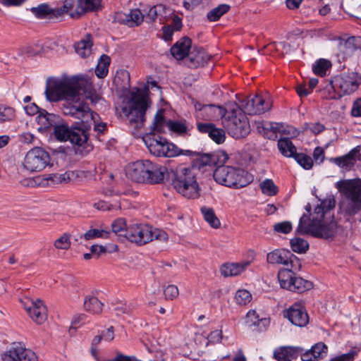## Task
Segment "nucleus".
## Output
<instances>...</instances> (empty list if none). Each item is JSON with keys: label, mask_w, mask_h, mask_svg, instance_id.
<instances>
[{"label": "nucleus", "mask_w": 361, "mask_h": 361, "mask_svg": "<svg viewBox=\"0 0 361 361\" xmlns=\"http://www.w3.org/2000/svg\"><path fill=\"white\" fill-rule=\"evenodd\" d=\"M264 134H267V131H271L273 133H281L288 135H295L296 134V130L292 127L289 128L288 130L284 128L282 123H265L262 125Z\"/></svg>", "instance_id": "35"}, {"label": "nucleus", "mask_w": 361, "mask_h": 361, "mask_svg": "<svg viewBox=\"0 0 361 361\" xmlns=\"http://www.w3.org/2000/svg\"><path fill=\"white\" fill-rule=\"evenodd\" d=\"M103 303L94 295H89L84 301L86 311L92 314H100L103 310Z\"/></svg>", "instance_id": "31"}, {"label": "nucleus", "mask_w": 361, "mask_h": 361, "mask_svg": "<svg viewBox=\"0 0 361 361\" xmlns=\"http://www.w3.org/2000/svg\"><path fill=\"white\" fill-rule=\"evenodd\" d=\"M15 116V111L11 107L0 106V122L12 120Z\"/></svg>", "instance_id": "56"}, {"label": "nucleus", "mask_w": 361, "mask_h": 361, "mask_svg": "<svg viewBox=\"0 0 361 361\" xmlns=\"http://www.w3.org/2000/svg\"><path fill=\"white\" fill-rule=\"evenodd\" d=\"M328 347L322 342L314 344L310 350L302 352L301 360L302 361H312L326 356Z\"/></svg>", "instance_id": "25"}, {"label": "nucleus", "mask_w": 361, "mask_h": 361, "mask_svg": "<svg viewBox=\"0 0 361 361\" xmlns=\"http://www.w3.org/2000/svg\"><path fill=\"white\" fill-rule=\"evenodd\" d=\"M73 7L72 0H65L63 6L55 9V18L61 16L66 13H68Z\"/></svg>", "instance_id": "58"}, {"label": "nucleus", "mask_w": 361, "mask_h": 361, "mask_svg": "<svg viewBox=\"0 0 361 361\" xmlns=\"http://www.w3.org/2000/svg\"><path fill=\"white\" fill-rule=\"evenodd\" d=\"M162 142H164V145L162 147L164 154L161 157H174L182 154L181 150L177 146L171 142H168L166 139Z\"/></svg>", "instance_id": "41"}, {"label": "nucleus", "mask_w": 361, "mask_h": 361, "mask_svg": "<svg viewBox=\"0 0 361 361\" xmlns=\"http://www.w3.org/2000/svg\"><path fill=\"white\" fill-rule=\"evenodd\" d=\"M290 243L293 251L297 253H304L309 248L308 243L300 238H293L290 240Z\"/></svg>", "instance_id": "45"}, {"label": "nucleus", "mask_w": 361, "mask_h": 361, "mask_svg": "<svg viewBox=\"0 0 361 361\" xmlns=\"http://www.w3.org/2000/svg\"><path fill=\"white\" fill-rule=\"evenodd\" d=\"M228 133L235 139L245 137L250 133V125L241 109H233L224 121Z\"/></svg>", "instance_id": "10"}, {"label": "nucleus", "mask_w": 361, "mask_h": 361, "mask_svg": "<svg viewBox=\"0 0 361 361\" xmlns=\"http://www.w3.org/2000/svg\"><path fill=\"white\" fill-rule=\"evenodd\" d=\"M78 176L77 173L73 171H68L63 173L50 174L48 180L54 184L67 183L73 180Z\"/></svg>", "instance_id": "34"}, {"label": "nucleus", "mask_w": 361, "mask_h": 361, "mask_svg": "<svg viewBox=\"0 0 361 361\" xmlns=\"http://www.w3.org/2000/svg\"><path fill=\"white\" fill-rule=\"evenodd\" d=\"M191 43V39L188 37L180 39L171 48V55L177 60L183 59L189 55Z\"/></svg>", "instance_id": "27"}, {"label": "nucleus", "mask_w": 361, "mask_h": 361, "mask_svg": "<svg viewBox=\"0 0 361 361\" xmlns=\"http://www.w3.org/2000/svg\"><path fill=\"white\" fill-rule=\"evenodd\" d=\"M92 46L91 36L87 35L85 39H81L75 45V52L81 57H87L91 54Z\"/></svg>", "instance_id": "32"}, {"label": "nucleus", "mask_w": 361, "mask_h": 361, "mask_svg": "<svg viewBox=\"0 0 361 361\" xmlns=\"http://www.w3.org/2000/svg\"><path fill=\"white\" fill-rule=\"evenodd\" d=\"M274 229L275 231L278 233H288L292 230V225L291 223L289 221H283L278 224H276L274 226Z\"/></svg>", "instance_id": "57"}, {"label": "nucleus", "mask_w": 361, "mask_h": 361, "mask_svg": "<svg viewBox=\"0 0 361 361\" xmlns=\"http://www.w3.org/2000/svg\"><path fill=\"white\" fill-rule=\"evenodd\" d=\"M191 66L194 67L203 66L209 60V56L203 50H198L196 54L189 55Z\"/></svg>", "instance_id": "39"}, {"label": "nucleus", "mask_w": 361, "mask_h": 361, "mask_svg": "<svg viewBox=\"0 0 361 361\" xmlns=\"http://www.w3.org/2000/svg\"><path fill=\"white\" fill-rule=\"evenodd\" d=\"M127 18L130 26L138 25L144 20V16L139 9L130 11Z\"/></svg>", "instance_id": "53"}, {"label": "nucleus", "mask_w": 361, "mask_h": 361, "mask_svg": "<svg viewBox=\"0 0 361 361\" xmlns=\"http://www.w3.org/2000/svg\"><path fill=\"white\" fill-rule=\"evenodd\" d=\"M49 161L48 152L41 147H34L26 154L23 165L27 170L35 172L44 169Z\"/></svg>", "instance_id": "12"}, {"label": "nucleus", "mask_w": 361, "mask_h": 361, "mask_svg": "<svg viewBox=\"0 0 361 361\" xmlns=\"http://www.w3.org/2000/svg\"><path fill=\"white\" fill-rule=\"evenodd\" d=\"M37 123L41 125V128L47 129L55 125L56 116L53 114L46 112L40 114L37 118Z\"/></svg>", "instance_id": "44"}, {"label": "nucleus", "mask_w": 361, "mask_h": 361, "mask_svg": "<svg viewBox=\"0 0 361 361\" xmlns=\"http://www.w3.org/2000/svg\"><path fill=\"white\" fill-rule=\"evenodd\" d=\"M209 137L217 144L224 142L226 135L224 130L214 127L212 131L209 132Z\"/></svg>", "instance_id": "55"}, {"label": "nucleus", "mask_w": 361, "mask_h": 361, "mask_svg": "<svg viewBox=\"0 0 361 361\" xmlns=\"http://www.w3.org/2000/svg\"><path fill=\"white\" fill-rule=\"evenodd\" d=\"M293 158L295 161L305 169H310L313 166V160L312 158L303 153H296Z\"/></svg>", "instance_id": "52"}, {"label": "nucleus", "mask_w": 361, "mask_h": 361, "mask_svg": "<svg viewBox=\"0 0 361 361\" xmlns=\"http://www.w3.org/2000/svg\"><path fill=\"white\" fill-rule=\"evenodd\" d=\"M80 123H77L69 128L66 123H57L54 127V134L56 140L61 142L70 141L78 146H83L87 142L90 137V125L88 121L79 119Z\"/></svg>", "instance_id": "6"}, {"label": "nucleus", "mask_w": 361, "mask_h": 361, "mask_svg": "<svg viewBox=\"0 0 361 361\" xmlns=\"http://www.w3.org/2000/svg\"><path fill=\"white\" fill-rule=\"evenodd\" d=\"M200 210L204 219L211 227L213 228H219L220 227L221 222L212 208L204 206L201 207Z\"/></svg>", "instance_id": "36"}, {"label": "nucleus", "mask_w": 361, "mask_h": 361, "mask_svg": "<svg viewBox=\"0 0 361 361\" xmlns=\"http://www.w3.org/2000/svg\"><path fill=\"white\" fill-rule=\"evenodd\" d=\"M331 66V64L329 61L321 59L313 66V71L315 74L323 76L326 75V71Z\"/></svg>", "instance_id": "50"}, {"label": "nucleus", "mask_w": 361, "mask_h": 361, "mask_svg": "<svg viewBox=\"0 0 361 361\" xmlns=\"http://www.w3.org/2000/svg\"><path fill=\"white\" fill-rule=\"evenodd\" d=\"M215 126L211 123H197V128L200 133H208L212 131Z\"/></svg>", "instance_id": "63"}, {"label": "nucleus", "mask_w": 361, "mask_h": 361, "mask_svg": "<svg viewBox=\"0 0 361 361\" xmlns=\"http://www.w3.org/2000/svg\"><path fill=\"white\" fill-rule=\"evenodd\" d=\"M162 7V4H158L151 7L148 12L143 15L144 20L147 23H152L161 14V13L164 11Z\"/></svg>", "instance_id": "51"}, {"label": "nucleus", "mask_w": 361, "mask_h": 361, "mask_svg": "<svg viewBox=\"0 0 361 361\" xmlns=\"http://www.w3.org/2000/svg\"><path fill=\"white\" fill-rule=\"evenodd\" d=\"M304 350L300 347L283 346L276 349L274 357L279 361H291L301 356Z\"/></svg>", "instance_id": "23"}, {"label": "nucleus", "mask_w": 361, "mask_h": 361, "mask_svg": "<svg viewBox=\"0 0 361 361\" xmlns=\"http://www.w3.org/2000/svg\"><path fill=\"white\" fill-rule=\"evenodd\" d=\"M356 355L355 351L350 350L348 353L333 357L329 361H354Z\"/></svg>", "instance_id": "60"}, {"label": "nucleus", "mask_w": 361, "mask_h": 361, "mask_svg": "<svg viewBox=\"0 0 361 361\" xmlns=\"http://www.w3.org/2000/svg\"><path fill=\"white\" fill-rule=\"evenodd\" d=\"M228 156L224 151H218L214 153L202 154L198 159L200 166H219L224 164L228 160Z\"/></svg>", "instance_id": "21"}, {"label": "nucleus", "mask_w": 361, "mask_h": 361, "mask_svg": "<svg viewBox=\"0 0 361 361\" xmlns=\"http://www.w3.org/2000/svg\"><path fill=\"white\" fill-rule=\"evenodd\" d=\"M125 238L137 245H144L154 240H166L167 233L148 225L132 224L128 226Z\"/></svg>", "instance_id": "7"}, {"label": "nucleus", "mask_w": 361, "mask_h": 361, "mask_svg": "<svg viewBox=\"0 0 361 361\" xmlns=\"http://www.w3.org/2000/svg\"><path fill=\"white\" fill-rule=\"evenodd\" d=\"M222 338V331L216 329L209 334L207 339L209 343L214 344L220 343Z\"/></svg>", "instance_id": "61"}, {"label": "nucleus", "mask_w": 361, "mask_h": 361, "mask_svg": "<svg viewBox=\"0 0 361 361\" xmlns=\"http://www.w3.org/2000/svg\"><path fill=\"white\" fill-rule=\"evenodd\" d=\"M172 173V185L179 194L188 199H195L200 196V188L194 169L179 166Z\"/></svg>", "instance_id": "4"}, {"label": "nucleus", "mask_w": 361, "mask_h": 361, "mask_svg": "<svg viewBox=\"0 0 361 361\" xmlns=\"http://www.w3.org/2000/svg\"><path fill=\"white\" fill-rule=\"evenodd\" d=\"M24 307L31 319L37 324H42L47 319V308L40 300L35 301L26 298Z\"/></svg>", "instance_id": "17"}, {"label": "nucleus", "mask_w": 361, "mask_h": 361, "mask_svg": "<svg viewBox=\"0 0 361 361\" xmlns=\"http://www.w3.org/2000/svg\"><path fill=\"white\" fill-rule=\"evenodd\" d=\"M361 84V76L351 72L335 76L331 80V87L340 94H350L354 92Z\"/></svg>", "instance_id": "11"}, {"label": "nucleus", "mask_w": 361, "mask_h": 361, "mask_svg": "<svg viewBox=\"0 0 361 361\" xmlns=\"http://www.w3.org/2000/svg\"><path fill=\"white\" fill-rule=\"evenodd\" d=\"M91 113L93 116V119L88 123L90 125V127L92 124L94 125V131L97 132V135L102 134L106 128V124L105 123H98L99 115L92 111Z\"/></svg>", "instance_id": "54"}, {"label": "nucleus", "mask_w": 361, "mask_h": 361, "mask_svg": "<svg viewBox=\"0 0 361 361\" xmlns=\"http://www.w3.org/2000/svg\"><path fill=\"white\" fill-rule=\"evenodd\" d=\"M102 0H78V8L75 12L69 13L71 18H77L87 11L97 10Z\"/></svg>", "instance_id": "28"}, {"label": "nucleus", "mask_w": 361, "mask_h": 361, "mask_svg": "<svg viewBox=\"0 0 361 361\" xmlns=\"http://www.w3.org/2000/svg\"><path fill=\"white\" fill-rule=\"evenodd\" d=\"M30 11L38 18H44L48 16L55 18V9L51 8L47 4H42L32 7Z\"/></svg>", "instance_id": "37"}, {"label": "nucleus", "mask_w": 361, "mask_h": 361, "mask_svg": "<svg viewBox=\"0 0 361 361\" xmlns=\"http://www.w3.org/2000/svg\"><path fill=\"white\" fill-rule=\"evenodd\" d=\"M250 264L248 261L239 263H225L220 267V272L224 277L236 276L242 274Z\"/></svg>", "instance_id": "24"}, {"label": "nucleus", "mask_w": 361, "mask_h": 361, "mask_svg": "<svg viewBox=\"0 0 361 361\" xmlns=\"http://www.w3.org/2000/svg\"><path fill=\"white\" fill-rule=\"evenodd\" d=\"M252 295H235L234 300L239 305H246L251 302Z\"/></svg>", "instance_id": "62"}, {"label": "nucleus", "mask_w": 361, "mask_h": 361, "mask_svg": "<svg viewBox=\"0 0 361 361\" xmlns=\"http://www.w3.org/2000/svg\"><path fill=\"white\" fill-rule=\"evenodd\" d=\"M131 98L127 106L123 108L130 125L135 129L141 128L145 121V112L149 102L147 95L141 89L132 91Z\"/></svg>", "instance_id": "5"}, {"label": "nucleus", "mask_w": 361, "mask_h": 361, "mask_svg": "<svg viewBox=\"0 0 361 361\" xmlns=\"http://www.w3.org/2000/svg\"><path fill=\"white\" fill-rule=\"evenodd\" d=\"M289 321L298 326H305L309 322V316L301 303H295L287 311Z\"/></svg>", "instance_id": "18"}, {"label": "nucleus", "mask_w": 361, "mask_h": 361, "mask_svg": "<svg viewBox=\"0 0 361 361\" xmlns=\"http://www.w3.org/2000/svg\"><path fill=\"white\" fill-rule=\"evenodd\" d=\"M167 172L166 166L146 160L145 183H162Z\"/></svg>", "instance_id": "15"}, {"label": "nucleus", "mask_w": 361, "mask_h": 361, "mask_svg": "<svg viewBox=\"0 0 361 361\" xmlns=\"http://www.w3.org/2000/svg\"><path fill=\"white\" fill-rule=\"evenodd\" d=\"M200 110L197 118L207 121L219 120L224 117L226 114V110L224 108L214 104L205 105Z\"/></svg>", "instance_id": "22"}, {"label": "nucleus", "mask_w": 361, "mask_h": 361, "mask_svg": "<svg viewBox=\"0 0 361 361\" xmlns=\"http://www.w3.org/2000/svg\"><path fill=\"white\" fill-rule=\"evenodd\" d=\"M146 160H139L128 164L126 176L133 181L145 183Z\"/></svg>", "instance_id": "20"}, {"label": "nucleus", "mask_w": 361, "mask_h": 361, "mask_svg": "<svg viewBox=\"0 0 361 361\" xmlns=\"http://www.w3.org/2000/svg\"><path fill=\"white\" fill-rule=\"evenodd\" d=\"M260 188L262 193L268 196L275 195L279 191L278 187L274 184V181L268 178L260 183Z\"/></svg>", "instance_id": "46"}, {"label": "nucleus", "mask_w": 361, "mask_h": 361, "mask_svg": "<svg viewBox=\"0 0 361 361\" xmlns=\"http://www.w3.org/2000/svg\"><path fill=\"white\" fill-rule=\"evenodd\" d=\"M336 206L334 195H329L314 208L312 219L304 214L300 219L298 231L317 238L329 239L336 235H345L341 226L337 225L332 212Z\"/></svg>", "instance_id": "2"}, {"label": "nucleus", "mask_w": 361, "mask_h": 361, "mask_svg": "<svg viewBox=\"0 0 361 361\" xmlns=\"http://www.w3.org/2000/svg\"><path fill=\"white\" fill-rule=\"evenodd\" d=\"M336 188L345 197L339 204L345 214L353 216L361 210V179L341 180Z\"/></svg>", "instance_id": "3"}, {"label": "nucleus", "mask_w": 361, "mask_h": 361, "mask_svg": "<svg viewBox=\"0 0 361 361\" xmlns=\"http://www.w3.org/2000/svg\"><path fill=\"white\" fill-rule=\"evenodd\" d=\"M230 6L227 4H221L214 8L207 13V18L210 21H216L221 16L228 11Z\"/></svg>", "instance_id": "43"}, {"label": "nucleus", "mask_w": 361, "mask_h": 361, "mask_svg": "<svg viewBox=\"0 0 361 361\" xmlns=\"http://www.w3.org/2000/svg\"><path fill=\"white\" fill-rule=\"evenodd\" d=\"M245 324L249 327L255 326L257 327L258 331H262L266 330L267 326L269 325V319H260L256 311L251 310L246 314Z\"/></svg>", "instance_id": "29"}, {"label": "nucleus", "mask_w": 361, "mask_h": 361, "mask_svg": "<svg viewBox=\"0 0 361 361\" xmlns=\"http://www.w3.org/2000/svg\"><path fill=\"white\" fill-rule=\"evenodd\" d=\"M213 176L216 182L229 188H241L250 183L244 170L224 164L217 166Z\"/></svg>", "instance_id": "9"}, {"label": "nucleus", "mask_w": 361, "mask_h": 361, "mask_svg": "<svg viewBox=\"0 0 361 361\" xmlns=\"http://www.w3.org/2000/svg\"><path fill=\"white\" fill-rule=\"evenodd\" d=\"M112 232L117 235L119 238H125L126 231L128 228L124 219L119 218L115 220L112 224Z\"/></svg>", "instance_id": "47"}, {"label": "nucleus", "mask_w": 361, "mask_h": 361, "mask_svg": "<svg viewBox=\"0 0 361 361\" xmlns=\"http://www.w3.org/2000/svg\"><path fill=\"white\" fill-rule=\"evenodd\" d=\"M325 127L320 123H306L305 129L309 130L314 135H317L324 130Z\"/></svg>", "instance_id": "59"}, {"label": "nucleus", "mask_w": 361, "mask_h": 361, "mask_svg": "<svg viewBox=\"0 0 361 361\" xmlns=\"http://www.w3.org/2000/svg\"><path fill=\"white\" fill-rule=\"evenodd\" d=\"M278 148L285 157H293L296 154V147L288 138H281L278 141Z\"/></svg>", "instance_id": "33"}, {"label": "nucleus", "mask_w": 361, "mask_h": 361, "mask_svg": "<svg viewBox=\"0 0 361 361\" xmlns=\"http://www.w3.org/2000/svg\"><path fill=\"white\" fill-rule=\"evenodd\" d=\"M166 125L169 130L180 135L185 134L188 130L185 122L168 121Z\"/></svg>", "instance_id": "49"}, {"label": "nucleus", "mask_w": 361, "mask_h": 361, "mask_svg": "<svg viewBox=\"0 0 361 361\" xmlns=\"http://www.w3.org/2000/svg\"><path fill=\"white\" fill-rule=\"evenodd\" d=\"M300 269V264H295L293 267H288L279 270L278 279L282 288L298 293H304L313 288V283L300 277H296L295 272Z\"/></svg>", "instance_id": "8"}, {"label": "nucleus", "mask_w": 361, "mask_h": 361, "mask_svg": "<svg viewBox=\"0 0 361 361\" xmlns=\"http://www.w3.org/2000/svg\"><path fill=\"white\" fill-rule=\"evenodd\" d=\"M81 92L92 103H97L100 99L90 80L82 77L48 79L44 94L51 102L66 100L67 103L62 106L65 115L88 121L93 119V116L89 106L81 100Z\"/></svg>", "instance_id": "1"}, {"label": "nucleus", "mask_w": 361, "mask_h": 361, "mask_svg": "<svg viewBox=\"0 0 361 361\" xmlns=\"http://www.w3.org/2000/svg\"><path fill=\"white\" fill-rule=\"evenodd\" d=\"M243 112L249 115L262 114L271 109L269 102H266L261 96L255 95L247 97L240 102V107Z\"/></svg>", "instance_id": "14"}, {"label": "nucleus", "mask_w": 361, "mask_h": 361, "mask_svg": "<svg viewBox=\"0 0 361 361\" xmlns=\"http://www.w3.org/2000/svg\"><path fill=\"white\" fill-rule=\"evenodd\" d=\"M267 261L272 264H283L293 267L299 259L295 255L284 250H275L267 254Z\"/></svg>", "instance_id": "16"}, {"label": "nucleus", "mask_w": 361, "mask_h": 361, "mask_svg": "<svg viewBox=\"0 0 361 361\" xmlns=\"http://www.w3.org/2000/svg\"><path fill=\"white\" fill-rule=\"evenodd\" d=\"M3 361H37L35 353L26 348L20 343H13L12 345L2 354Z\"/></svg>", "instance_id": "13"}, {"label": "nucleus", "mask_w": 361, "mask_h": 361, "mask_svg": "<svg viewBox=\"0 0 361 361\" xmlns=\"http://www.w3.org/2000/svg\"><path fill=\"white\" fill-rule=\"evenodd\" d=\"M110 62L111 59L109 56L105 54L101 56L95 69V73L98 78H103L107 75Z\"/></svg>", "instance_id": "38"}, {"label": "nucleus", "mask_w": 361, "mask_h": 361, "mask_svg": "<svg viewBox=\"0 0 361 361\" xmlns=\"http://www.w3.org/2000/svg\"><path fill=\"white\" fill-rule=\"evenodd\" d=\"M71 235L65 233L54 242V246L56 249L67 250L71 247Z\"/></svg>", "instance_id": "48"}, {"label": "nucleus", "mask_w": 361, "mask_h": 361, "mask_svg": "<svg viewBox=\"0 0 361 361\" xmlns=\"http://www.w3.org/2000/svg\"><path fill=\"white\" fill-rule=\"evenodd\" d=\"M361 48V37H350L340 43L339 49L344 56H350L357 49Z\"/></svg>", "instance_id": "30"}, {"label": "nucleus", "mask_w": 361, "mask_h": 361, "mask_svg": "<svg viewBox=\"0 0 361 361\" xmlns=\"http://www.w3.org/2000/svg\"><path fill=\"white\" fill-rule=\"evenodd\" d=\"M110 232L103 229H90L85 232L83 235L80 236V238H85V240H92L94 238H108L110 237Z\"/></svg>", "instance_id": "42"}, {"label": "nucleus", "mask_w": 361, "mask_h": 361, "mask_svg": "<svg viewBox=\"0 0 361 361\" xmlns=\"http://www.w3.org/2000/svg\"><path fill=\"white\" fill-rule=\"evenodd\" d=\"M360 147L357 146L348 154L332 159V161L345 171L351 170L357 161L361 160Z\"/></svg>", "instance_id": "19"}, {"label": "nucleus", "mask_w": 361, "mask_h": 361, "mask_svg": "<svg viewBox=\"0 0 361 361\" xmlns=\"http://www.w3.org/2000/svg\"><path fill=\"white\" fill-rule=\"evenodd\" d=\"M166 138L160 136L155 137L153 135H148L143 137V141L149 152L155 157H161L164 154L163 145Z\"/></svg>", "instance_id": "26"}, {"label": "nucleus", "mask_w": 361, "mask_h": 361, "mask_svg": "<svg viewBox=\"0 0 361 361\" xmlns=\"http://www.w3.org/2000/svg\"><path fill=\"white\" fill-rule=\"evenodd\" d=\"M163 114L162 109L159 110L156 114L152 127L153 132L164 133L165 127H167L168 121H166Z\"/></svg>", "instance_id": "40"}, {"label": "nucleus", "mask_w": 361, "mask_h": 361, "mask_svg": "<svg viewBox=\"0 0 361 361\" xmlns=\"http://www.w3.org/2000/svg\"><path fill=\"white\" fill-rule=\"evenodd\" d=\"M351 114L353 116H361V98L357 99L353 106Z\"/></svg>", "instance_id": "64"}]
</instances>
